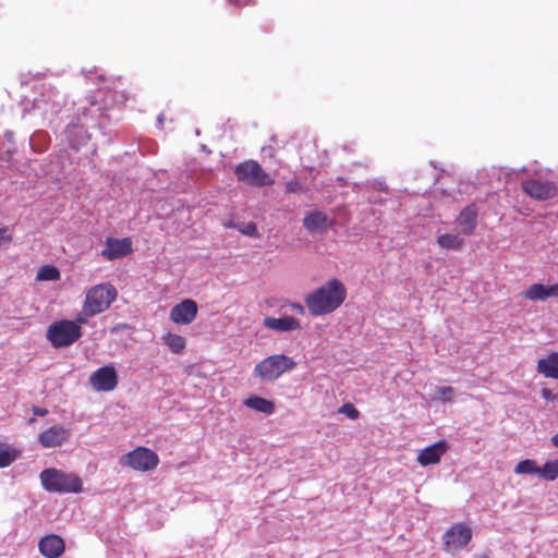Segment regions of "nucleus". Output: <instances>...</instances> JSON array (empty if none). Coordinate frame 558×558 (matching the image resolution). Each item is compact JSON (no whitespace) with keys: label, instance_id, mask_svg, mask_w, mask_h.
<instances>
[{"label":"nucleus","instance_id":"f257e3e1","mask_svg":"<svg viewBox=\"0 0 558 558\" xmlns=\"http://www.w3.org/2000/svg\"><path fill=\"white\" fill-rule=\"evenodd\" d=\"M347 299V288L337 278L327 280L304 296V304L311 316L318 317L333 313Z\"/></svg>","mask_w":558,"mask_h":558},{"label":"nucleus","instance_id":"f03ea898","mask_svg":"<svg viewBox=\"0 0 558 558\" xmlns=\"http://www.w3.org/2000/svg\"><path fill=\"white\" fill-rule=\"evenodd\" d=\"M39 477L43 487L50 493L78 494L83 492V481L75 473L50 468L41 471Z\"/></svg>","mask_w":558,"mask_h":558},{"label":"nucleus","instance_id":"7ed1b4c3","mask_svg":"<svg viewBox=\"0 0 558 558\" xmlns=\"http://www.w3.org/2000/svg\"><path fill=\"white\" fill-rule=\"evenodd\" d=\"M296 362L283 353L269 355L259 361L254 369V377L260 381H275L281 375L294 369Z\"/></svg>","mask_w":558,"mask_h":558},{"label":"nucleus","instance_id":"20e7f679","mask_svg":"<svg viewBox=\"0 0 558 558\" xmlns=\"http://www.w3.org/2000/svg\"><path fill=\"white\" fill-rule=\"evenodd\" d=\"M82 328L73 320L61 319L52 323L46 332L47 339L54 348L73 344L82 337Z\"/></svg>","mask_w":558,"mask_h":558},{"label":"nucleus","instance_id":"39448f33","mask_svg":"<svg viewBox=\"0 0 558 558\" xmlns=\"http://www.w3.org/2000/svg\"><path fill=\"white\" fill-rule=\"evenodd\" d=\"M234 174L240 182L256 187L270 186L275 183L274 179L270 178L262 166L252 159L239 163L235 167Z\"/></svg>","mask_w":558,"mask_h":558},{"label":"nucleus","instance_id":"423d86ee","mask_svg":"<svg viewBox=\"0 0 558 558\" xmlns=\"http://www.w3.org/2000/svg\"><path fill=\"white\" fill-rule=\"evenodd\" d=\"M116 298L117 290L112 284L99 283L86 292L84 303L88 311L98 315L105 312Z\"/></svg>","mask_w":558,"mask_h":558},{"label":"nucleus","instance_id":"0eeeda50","mask_svg":"<svg viewBox=\"0 0 558 558\" xmlns=\"http://www.w3.org/2000/svg\"><path fill=\"white\" fill-rule=\"evenodd\" d=\"M120 463L130 466L140 472H149L157 468L159 463L158 454L149 448L137 447L134 450L123 454Z\"/></svg>","mask_w":558,"mask_h":558},{"label":"nucleus","instance_id":"6e6552de","mask_svg":"<svg viewBox=\"0 0 558 558\" xmlns=\"http://www.w3.org/2000/svg\"><path fill=\"white\" fill-rule=\"evenodd\" d=\"M522 191L531 198L539 202L553 199L558 194L555 182L526 179L521 183Z\"/></svg>","mask_w":558,"mask_h":558},{"label":"nucleus","instance_id":"1a4fd4ad","mask_svg":"<svg viewBox=\"0 0 558 558\" xmlns=\"http://www.w3.org/2000/svg\"><path fill=\"white\" fill-rule=\"evenodd\" d=\"M119 377L113 365L96 369L89 376V384L96 391H112L118 386Z\"/></svg>","mask_w":558,"mask_h":558},{"label":"nucleus","instance_id":"9d476101","mask_svg":"<svg viewBox=\"0 0 558 558\" xmlns=\"http://www.w3.org/2000/svg\"><path fill=\"white\" fill-rule=\"evenodd\" d=\"M197 312V303L192 299H185L171 308L170 319L178 325H189L195 319Z\"/></svg>","mask_w":558,"mask_h":558},{"label":"nucleus","instance_id":"9b49d317","mask_svg":"<svg viewBox=\"0 0 558 558\" xmlns=\"http://www.w3.org/2000/svg\"><path fill=\"white\" fill-rule=\"evenodd\" d=\"M133 252L132 241L130 238L106 240V247L101 251V255L107 260H114L125 257Z\"/></svg>","mask_w":558,"mask_h":558},{"label":"nucleus","instance_id":"f8f14e48","mask_svg":"<svg viewBox=\"0 0 558 558\" xmlns=\"http://www.w3.org/2000/svg\"><path fill=\"white\" fill-rule=\"evenodd\" d=\"M471 538V529L462 524L453 525L444 535L445 545L454 550L463 549L470 543Z\"/></svg>","mask_w":558,"mask_h":558},{"label":"nucleus","instance_id":"ddd939ff","mask_svg":"<svg viewBox=\"0 0 558 558\" xmlns=\"http://www.w3.org/2000/svg\"><path fill=\"white\" fill-rule=\"evenodd\" d=\"M70 437V430L62 425L51 426L38 435V441L44 448L62 446Z\"/></svg>","mask_w":558,"mask_h":558},{"label":"nucleus","instance_id":"4468645a","mask_svg":"<svg viewBox=\"0 0 558 558\" xmlns=\"http://www.w3.org/2000/svg\"><path fill=\"white\" fill-rule=\"evenodd\" d=\"M38 549L46 558H59L65 551V543L61 536L52 533L40 538Z\"/></svg>","mask_w":558,"mask_h":558},{"label":"nucleus","instance_id":"2eb2a0df","mask_svg":"<svg viewBox=\"0 0 558 558\" xmlns=\"http://www.w3.org/2000/svg\"><path fill=\"white\" fill-rule=\"evenodd\" d=\"M447 450L448 444L445 440H439L423 449L418 453L416 461L422 466L437 464Z\"/></svg>","mask_w":558,"mask_h":558},{"label":"nucleus","instance_id":"dca6fc26","mask_svg":"<svg viewBox=\"0 0 558 558\" xmlns=\"http://www.w3.org/2000/svg\"><path fill=\"white\" fill-rule=\"evenodd\" d=\"M478 209L474 204L463 208L456 219V223L461 233L471 235L477 227Z\"/></svg>","mask_w":558,"mask_h":558},{"label":"nucleus","instance_id":"f3484780","mask_svg":"<svg viewBox=\"0 0 558 558\" xmlns=\"http://www.w3.org/2000/svg\"><path fill=\"white\" fill-rule=\"evenodd\" d=\"M521 295L530 301H545L548 298H558V282L551 286L534 283L523 290Z\"/></svg>","mask_w":558,"mask_h":558},{"label":"nucleus","instance_id":"a211bd4d","mask_svg":"<svg viewBox=\"0 0 558 558\" xmlns=\"http://www.w3.org/2000/svg\"><path fill=\"white\" fill-rule=\"evenodd\" d=\"M263 325L270 330L279 332H290L299 330L301 328L300 320L292 316H286L280 318L268 316L264 318Z\"/></svg>","mask_w":558,"mask_h":558},{"label":"nucleus","instance_id":"6ab92c4d","mask_svg":"<svg viewBox=\"0 0 558 558\" xmlns=\"http://www.w3.org/2000/svg\"><path fill=\"white\" fill-rule=\"evenodd\" d=\"M128 100L126 90L120 78L112 80L106 90V100L101 109H108L116 105H122Z\"/></svg>","mask_w":558,"mask_h":558},{"label":"nucleus","instance_id":"aec40b11","mask_svg":"<svg viewBox=\"0 0 558 558\" xmlns=\"http://www.w3.org/2000/svg\"><path fill=\"white\" fill-rule=\"evenodd\" d=\"M64 132L68 141L70 142L71 147L74 148L75 150H78L80 147L86 144L90 138L85 126L80 123H70L65 128Z\"/></svg>","mask_w":558,"mask_h":558},{"label":"nucleus","instance_id":"412c9836","mask_svg":"<svg viewBox=\"0 0 558 558\" xmlns=\"http://www.w3.org/2000/svg\"><path fill=\"white\" fill-rule=\"evenodd\" d=\"M303 227L311 233L325 232L328 227V216L324 211H310L303 219Z\"/></svg>","mask_w":558,"mask_h":558},{"label":"nucleus","instance_id":"4be33fe9","mask_svg":"<svg viewBox=\"0 0 558 558\" xmlns=\"http://www.w3.org/2000/svg\"><path fill=\"white\" fill-rule=\"evenodd\" d=\"M537 372L547 378L558 379V352H550L537 362Z\"/></svg>","mask_w":558,"mask_h":558},{"label":"nucleus","instance_id":"5701e85b","mask_svg":"<svg viewBox=\"0 0 558 558\" xmlns=\"http://www.w3.org/2000/svg\"><path fill=\"white\" fill-rule=\"evenodd\" d=\"M244 405L256 411L270 415L275 412V403L271 400L263 397L252 395L244 400Z\"/></svg>","mask_w":558,"mask_h":558},{"label":"nucleus","instance_id":"b1692460","mask_svg":"<svg viewBox=\"0 0 558 558\" xmlns=\"http://www.w3.org/2000/svg\"><path fill=\"white\" fill-rule=\"evenodd\" d=\"M437 243L442 248L458 251L463 246L464 240L458 234L445 233L437 238Z\"/></svg>","mask_w":558,"mask_h":558},{"label":"nucleus","instance_id":"393cba45","mask_svg":"<svg viewBox=\"0 0 558 558\" xmlns=\"http://www.w3.org/2000/svg\"><path fill=\"white\" fill-rule=\"evenodd\" d=\"M163 342L174 354H181L186 345V341L182 336L171 332L163 337Z\"/></svg>","mask_w":558,"mask_h":558},{"label":"nucleus","instance_id":"a878e982","mask_svg":"<svg viewBox=\"0 0 558 558\" xmlns=\"http://www.w3.org/2000/svg\"><path fill=\"white\" fill-rule=\"evenodd\" d=\"M537 475L546 481H555L558 477V460H549L538 468Z\"/></svg>","mask_w":558,"mask_h":558},{"label":"nucleus","instance_id":"bb28decb","mask_svg":"<svg viewBox=\"0 0 558 558\" xmlns=\"http://www.w3.org/2000/svg\"><path fill=\"white\" fill-rule=\"evenodd\" d=\"M60 279V271L56 266L45 265L37 272L36 280L38 281H56Z\"/></svg>","mask_w":558,"mask_h":558},{"label":"nucleus","instance_id":"cd10ccee","mask_svg":"<svg viewBox=\"0 0 558 558\" xmlns=\"http://www.w3.org/2000/svg\"><path fill=\"white\" fill-rule=\"evenodd\" d=\"M19 457V451L9 446H0V468H7Z\"/></svg>","mask_w":558,"mask_h":558},{"label":"nucleus","instance_id":"c85d7f7f","mask_svg":"<svg viewBox=\"0 0 558 558\" xmlns=\"http://www.w3.org/2000/svg\"><path fill=\"white\" fill-rule=\"evenodd\" d=\"M538 466L536 462L532 459H524L518 462L514 466L515 474H537Z\"/></svg>","mask_w":558,"mask_h":558},{"label":"nucleus","instance_id":"c756f323","mask_svg":"<svg viewBox=\"0 0 558 558\" xmlns=\"http://www.w3.org/2000/svg\"><path fill=\"white\" fill-rule=\"evenodd\" d=\"M454 395V390L450 386H442L437 388V397L444 402H451Z\"/></svg>","mask_w":558,"mask_h":558},{"label":"nucleus","instance_id":"7c9ffc66","mask_svg":"<svg viewBox=\"0 0 558 558\" xmlns=\"http://www.w3.org/2000/svg\"><path fill=\"white\" fill-rule=\"evenodd\" d=\"M95 315H97V314L88 311V308L86 307V304L83 303L82 311L76 315L75 320H73V322L78 324V326L81 327V325L86 324L88 322V319Z\"/></svg>","mask_w":558,"mask_h":558},{"label":"nucleus","instance_id":"2f4dec72","mask_svg":"<svg viewBox=\"0 0 558 558\" xmlns=\"http://www.w3.org/2000/svg\"><path fill=\"white\" fill-rule=\"evenodd\" d=\"M339 413L347 415L351 420H356L360 415L359 410L352 403H344L339 408Z\"/></svg>","mask_w":558,"mask_h":558},{"label":"nucleus","instance_id":"473e14b6","mask_svg":"<svg viewBox=\"0 0 558 558\" xmlns=\"http://www.w3.org/2000/svg\"><path fill=\"white\" fill-rule=\"evenodd\" d=\"M301 191H302V186L296 180L290 181L286 185L287 193H298Z\"/></svg>","mask_w":558,"mask_h":558},{"label":"nucleus","instance_id":"72a5a7b5","mask_svg":"<svg viewBox=\"0 0 558 558\" xmlns=\"http://www.w3.org/2000/svg\"><path fill=\"white\" fill-rule=\"evenodd\" d=\"M12 241V236L8 233L5 228L0 229V245L3 243H10Z\"/></svg>","mask_w":558,"mask_h":558},{"label":"nucleus","instance_id":"f704fd0d","mask_svg":"<svg viewBox=\"0 0 558 558\" xmlns=\"http://www.w3.org/2000/svg\"><path fill=\"white\" fill-rule=\"evenodd\" d=\"M289 306L300 315H303L305 313V308L301 303L290 302Z\"/></svg>","mask_w":558,"mask_h":558},{"label":"nucleus","instance_id":"c9c22d12","mask_svg":"<svg viewBox=\"0 0 558 558\" xmlns=\"http://www.w3.org/2000/svg\"><path fill=\"white\" fill-rule=\"evenodd\" d=\"M32 410L37 416H46L48 414V410L46 408L33 407Z\"/></svg>","mask_w":558,"mask_h":558},{"label":"nucleus","instance_id":"e433bc0d","mask_svg":"<svg viewBox=\"0 0 558 558\" xmlns=\"http://www.w3.org/2000/svg\"><path fill=\"white\" fill-rule=\"evenodd\" d=\"M541 393H542V397L546 400H553L555 398L551 390H549L547 388H544Z\"/></svg>","mask_w":558,"mask_h":558},{"label":"nucleus","instance_id":"4c0bfd02","mask_svg":"<svg viewBox=\"0 0 558 558\" xmlns=\"http://www.w3.org/2000/svg\"><path fill=\"white\" fill-rule=\"evenodd\" d=\"M230 3L235 5H246L248 3V0H229Z\"/></svg>","mask_w":558,"mask_h":558},{"label":"nucleus","instance_id":"58836bf2","mask_svg":"<svg viewBox=\"0 0 558 558\" xmlns=\"http://www.w3.org/2000/svg\"><path fill=\"white\" fill-rule=\"evenodd\" d=\"M553 445L558 448V433L551 437Z\"/></svg>","mask_w":558,"mask_h":558},{"label":"nucleus","instance_id":"ea45409f","mask_svg":"<svg viewBox=\"0 0 558 558\" xmlns=\"http://www.w3.org/2000/svg\"><path fill=\"white\" fill-rule=\"evenodd\" d=\"M88 101H89L90 106H96L98 104L97 100H96V97H94V96L90 97Z\"/></svg>","mask_w":558,"mask_h":558},{"label":"nucleus","instance_id":"a19ab883","mask_svg":"<svg viewBox=\"0 0 558 558\" xmlns=\"http://www.w3.org/2000/svg\"><path fill=\"white\" fill-rule=\"evenodd\" d=\"M255 231H256V227L255 226H250L248 227V231L246 233L253 234V233H255Z\"/></svg>","mask_w":558,"mask_h":558},{"label":"nucleus","instance_id":"79ce46f5","mask_svg":"<svg viewBox=\"0 0 558 558\" xmlns=\"http://www.w3.org/2000/svg\"><path fill=\"white\" fill-rule=\"evenodd\" d=\"M163 120H165L163 114H159V116H158V121H159L160 123H162V122H163Z\"/></svg>","mask_w":558,"mask_h":558},{"label":"nucleus","instance_id":"37998d69","mask_svg":"<svg viewBox=\"0 0 558 558\" xmlns=\"http://www.w3.org/2000/svg\"><path fill=\"white\" fill-rule=\"evenodd\" d=\"M34 422H35V418H34V417H32V418H29V420H28V423H29V424H32V423H34Z\"/></svg>","mask_w":558,"mask_h":558}]
</instances>
